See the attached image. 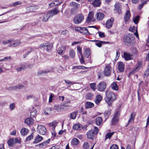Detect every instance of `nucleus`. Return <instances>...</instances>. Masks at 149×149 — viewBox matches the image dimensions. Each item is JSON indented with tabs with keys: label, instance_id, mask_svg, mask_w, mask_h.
Returning a JSON list of instances; mask_svg holds the SVG:
<instances>
[{
	"label": "nucleus",
	"instance_id": "f257e3e1",
	"mask_svg": "<svg viewBox=\"0 0 149 149\" xmlns=\"http://www.w3.org/2000/svg\"><path fill=\"white\" fill-rule=\"evenodd\" d=\"M106 98L105 101L109 105L111 104L112 102L115 100L116 98L115 94L111 91H106Z\"/></svg>",
	"mask_w": 149,
	"mask_h": 149
},
{
	"label": "nucleus",
	"instance_id": "f03ea898",
	"mask_svg": "<svg viewBox=\"0 0 149 149\" xmlns=\"http://www.w3.org/2000/svg\"><path fill=\"white\" fill-rule=\"evenodd\" d=\"M84 16L82 14H79L76 15L74 18L73 22L75 24H79L84 19Z\"/></svg>",
	"mask_w": 149,
	"mask_h": 149
},
{
	"label": "nucleus",
	"instance_id": "7ed1b4c3",
	"mask_svg": "<svg viewBox=\"0 0 149 149\" xmlns=\"http://www.w3.org/2000/svg\"><path fill=\"white\" fill-rule=\"evenodd\" d=\"M37 131L38 133L42 135H44L46 134L47 132L45 127L43 125H40L38 126Z\"/></svg>",
	"mask_w": 149,
	"mask_h": 149
},
{
	"label": "nucleus",
	"instance_id": "20e7f679",
	"mask_svg": "<svg viewBox=\"0 0 149 149\" xmlns=\"http://www.w3.org/2000/svg\"><path fill=\"white\" fill-rule=\"evenodd\" d=\"M131 37V36L129 34L127 36H125L124 38V42L125 44L127 46H130L131 44L132 40Z\"/></svg>",
	"mask_w": 149,
	"mask_h": 149
},
{
	"label": "nucleus",
	"instance_id": "39448f33",
	"mask_svg": "<svg viewBox=\"0 0 149 149\" xmlns=\"http://www.w3.org/2000/svg\"><path fill=\"white\" fill-rule=\"evenodd\" d=\"M120 115L119 112H116L115 113L111 120V124L112 125H114L118 123Z\"/></svg>",
	"mask_w": 149,
	"mask_h": 149
},
{
	"label": "nucleus",
	"instance_id": "423d86ee",
	"mask_svg": "<svg viewBox=\"0 0 149 149\" xmlns=\"http://www.w3.org/2000/svg\"><path fill=\"white\" fill-rule=\"evenodd\" d=\"M95 21V19L94 18V13L92 11H90L88 14L87 17L86 22L89 23L91 21L94 22Z\"/></svg>",
	"mask_w": 149,
	"mask_h": 149
},
{
	"label": "nucleus",
	"instance_id": "0eeeda50",
	"mask_svg": "<svg viewBox=\"0 0 149 149\" xmlns=\"http://www.w3.org/2000/svg\"><path fill=\"white\" fill-rule=\"evenodd\" d=\"M21 43V41L19 40L11 39V44L8 45L9 47H16Z\"/></svg>",
	"mask_w": 149,
	"mask_h": 149
},
{
	"label": "nucleus",
	"instance_id": "6e6552de",
	"mask_svg": "<svg viewBox=\"0 0 149 149\" xmlns=\"http://www.w3.org/2000/svg\"><path fill=\"white\" fill-rule=\"evenodd\" d=\"M106 88V85L105 82H102L100 83L97 86V90L100 91H104Z\"/></svg>",
	"mask_w": 149,
	"mask_h": 149
},
{
	"label": "nucleus",
	"instance_id": "1a4fd4ad",
	"mask_svg": "<svg viewBox=\"0 0 149 149\" xmlns=\"http://www.w3.org/2000/svg\"><path fill=\"white\" fill-rule=\"evenodd\" d=\"M87 125L84 126L83 127L81 125L79 124H75L72 127L73 129L76 130H80L82 129L87 130Z\"/></svg>",
	"mask_w": 149,
	"mask_h": 149
},
{
	"label": "nucleus",
	"instance_id": "9d476101",
	"mask_svg": "<svg viewBox=\"0 0 149 149\" xmlns=\"http://www.w3.org/2000/svg\"><path fill=\"white\" fill-rule=\"evenodd\" d=\"M59 12V10L57 8L52 9L48 12L49 15L50 17H52L53 16L58 14Z\"/></svg>",
	"mask_w": 149,
	"mask_h": 149
},
{
	"label": "nucleus",
	"instance_id": "9b49d317",
	"mask_svg": "<svg viewBox=\"0 0 149 149\" xmlns=\"http://www.w3.org/2000/svg\"><path fill=\"white\" fill-rule=\"evenodd\" d=\"M49 125L50 126H52V130L53 131V132H52V135L53 137H55L56 136V132L54 131L55 128L57 125V122L56 121H54L52 123H49Z\"/></svg>",
	"mask_w": 149,
	"mask_h": 149
},
{
	"label": "nucleus",
	"instance_id": "f8f14e48",
	"mask_svg": "<svg viewBox=\"0 0 149 149\" xmlns=\"http://www.w3.org/2000/svg\"><path fill=\"white\" fill-rule=\"evenodd\" d=\"M111 72V68L109 66H106L104 69V74L105 76H108L110 75Z\"/></svg>",
	"mask_w": 149,
	"mask_h": 149
},
{
	"label": "nucleus",
	"instance_id": "ddd939ff",
	"mask_svg": "<svg viewBox=\"0 0 149 149\" xmlns=\"http://www.w3.org/2000/svg\"><path fill=\"white\" fill-rule=\"evenodd\" d=\"M114 21V19L113 18L108 19L106 22L105 24L106 27L108 29H110L112 27L113 23Z\"/></svg>",
	"mask_w": 149,
	"mask_h": 149
},
{
	"label": "nucleus",
	"instance_id": "4468645a",
	"mask_svg": "<svg viewBox=\"0 0 149 149\" xmlns=\"http://www.w3.org/2000/svg\"><path fill=\"white\" fill-rule=\"evenodd\" d=\"M141 66V63L140 62H138L136 66L133 69V70L131 71L129 73L130 75H131L135 73L138 71Z\"/></svg>",
	"mask_w": 149,
	"mask_h": 149
},
{
	"label": "nucleus",
	"instance_id": "2eb2a0df",
	"mask_svg": "<svg viewBox=\"0 0 149 149\" xmlns=\"http://www.w3.org/2000/svg\"><path fill=\"white\" fill-rule=\"evenodd\" d=\"M104 15L102 13L98 12L95 15V17L98 20H102L104 17Z\"/></svg>",
	"mask_w": 149,
	"mask_h": 149
},
{
	"label": "nucleus",
	"instance_id": "dca6fc26",
	"mask_svg": "<svg viewBox=\"0 0 149 149\" xmlns=\"http://www.w3.org/2000/svg\"><path fill=\"white\" fill-rule=\"evenodd\" d=\"M135 115L136 114L135 112H132V113H131L130 115V118L128 120V123L126 125V127L128 126L130 123H131L134 121Z\"/></svg>",
	"mask_w": 149,
	"mask_h": 149
},
{
	"label": "nucleus",
	"instance_id": "f3484780",
	"mask_svg": "<svg viewBox=\"0 0 149 149\" xmlns=\"http://www.w3.org/2000/svg\"><path fill=\"white\" fill-rule=\"evenodd\" d=\"M24 123L28 126H30L33 123V120L32 118H28L25 119Z\"/></svg>",
	"mask_w": 149,
	"mask_h": 149
},
{
	"label": "nucleus",
	"instance_id": "a211bd4d",
	"mask_svg": "<svg viewBox=\"0 0 149 149\" xmlns=\"http://www.w3.org/2000/svg\"><path fill=\"white\" fill-rule=\"evenodd\" d=\"M102 99V97L100 95H97L95 98V102L97 104H99Z\"/></svg>",
	"mask_w": 149,
	"mask_h": 149
},
{
	"label": "nucleus",
	"instance_id": "6ab92c4d",
	"mask_svg": "<svg viewBox=\"0 0 149 149\" xmlns=\"http://www.w3.org/2000/svg\"><path fill=\"white\" fill-rule=\"evenodd\" d=\"M66 103H64V104L63 105H61V107H58V108H57V107L54 106V109L56 110L57 111H64L65 109H66L68 108V107L66 105Z\"/></svg>",
	"mask_w": 149,
	"mask_h": 149
},
{
	"label": "nucleus",
	"instance_id": "aec40b11",
	"mask_svg": "<svg viewBox=\"0 0 149 149\" xmlns=\"http://www.w3.org/2000/svg\"><path fill=\"white\" fill-rule=\"evenodd\" d=\"M130 31H131L134 33V34L135 35L137 38L139 37V35L138 33L137 29L136 27L134 26L130 27L129 29Z\"/></svg>",
	"mask_w": 149,
	"mask_h": 149
},
{
	"label": "nucleus",
	"instance_id": "412c9836",
	"mask_svg": "<svg viewBox=\"0 0 149 149\" xmlns=\"http://www.w3.org/2000/svg\"><path fill=\"white\" fill-rule=\"evenodd\" d=\"M125 65L123 63L120 62L118 63V69L119 71L123 72L124 70Z\"/></svg>",
	"mask_w": 149,
	"mask_h": 149
},
{
	"label": "nucleus",
	"instance_id": "4be33fe9",
	"mask_svg": "<svg viewBox=\"0 0 149 149\" xmlns=\"http://www.w3.org/2000/svg\"><path fill=\"white\" fill-rule=\"evenodd\" d=\"M130 14L129 10H127L125 12L124 16V20L125 22L128 21L130 18Z\"/></svg>",
	"mask_w": 149,
	"mask_h": 149
},
{
	"label": "nucleus",
	"instance_id": "5701e85b",
	"mask_svg": "<svg viewBox=\"0 0 149 149\" xmlns=\"http://www.w3.org/2000/svg\"><path fill=\"white\" fill-rule=\"evenodd\" d=\"M43 140V137L38 134L36 137L33 143L34 144H36L41 142Z\"/></svg>",
	"mask_w": 149,
	"mask_h": 149
},
{
	"label": "nucleus",
	"instance_id": "b1692460",
	"mask_svg": "<svg viewBox=\"0 0 149 149\" xmlns=\"http://www.w3.org/2000/svg\"><path fill=\"white\" fill-rule=\"evenodd\" d=\"M65 49V47L63 46H61L59 47L57 50V52L58 54L62 55Z\"/></svg>",
	"mask_w": 149,
	"mask_h": 149
},
{
	"label": "nucleus",
	"instance_id": "393cba45",
	"mask_svg": "<svg viewBox=\"0 0 149 149\" xmlns=\"http://www.w3.org/2000/svg\"><path fill=\"white\" fill-rule=\"evenodd\" d=\"M124 56L125 59L126 61L132 59L133 57L132 55L126 52L124 53Z\"/></svg>",
	"mask_w": 149,
	"mask_h": 149
},
{
	"label": "nucleus",
	"instance_id": "a878e982",
	"mask_svg": "<svg viewBox=\"0 0 149 149\" xmlns=\"http://www.w3.org/2000/svg\"><path fill=\"white\" fill-rule=\"evenodd\" d=\"M87 137L89 139H93L95 134L91 130H89L87 133Z\"/></svg>",
	"mask_w": 149,
	"mask_h": 149
},
{
	"label": "nucleus",
	"instance_id": "bb28decb",
	"mask_svg": "<svg viewBox=\"0 0 149 149\" xmlns=\"http://www.w3.org/2000/svg\"><path fill=\"white\" fill-rule=\"evenodd\" d=\"M29 132V130L27 129L26 128H22L20 130L21 134L22 136H24L27 134Z\"/></svg>",
	"mask_w": 149,
	"mask_h": 149
},
{
	"label": "nucleus",
	"instance_id": "cd10ccee",
	"mask_svg": "<svg viewBox=\"0 0 149 149\" xmlns=\"http://www.w3.org/2000/svg\"><path fill=\"white\" fill-rule=\"evenodd\" d=\"M48 13L47 12V14H42V20L44 22H46L50 16L49 15Z\"/></svg>",
	"mask_w": 149,
	"mask_h": 149
},
{
	"label": "nucleus",
	"instance_id": "c85d7f7f",
	"mask_svg": "<svg viewBox=\"0 0 149 149\" xmlns=\"http://www.w3.org/2000/svg\"><path fill=\"white\" fill-rule=\"evenodd\" d=\"M121 5L118 2L116 3L115 5V8L116 11L119 13L121 11Z\"/></svg>",
	"mask_w": 149,
	"mask_h": 149
},
{
	"label": "nucleus",
	"instance_id": "c756f323",
	"mask_svg": "<svg viewBox=\"0 0 149 149\" xmlns=\"http://www.w3.org/2000/svg\"><path fill=\"white\" fill-rule=\"evenodd\" d=\"M93 6L95 7H99L101 4L100 0H94L92 3Z\"/></svg>",
	"mask_w": 149,
	"mask_h": 149
},
{
	"label": "nucleus",
	"instance_id": "7c9ffc66",
	"mask_svg": "<svg viewBox=\"0 0 149 149\" xmlns=\"http://www.w3.org/2000/svg\"><path fill=\"white\" fill-rule=\"evenodd\" d=\"M51 70H42L39 71L38 72V74L43 75V74H46L48 73L51 72Z\"/></svg>",
	"mask_w": 149,
	"mask_h": 149
},
{
	"label": "nucleus",
	"instance_id": "2f4dec72",
	"mask_svg": "<svg viewBox=\"0 0 149 149\" xmlns=\"http://www.w3.org/2000/svg\"><path fill=\"white\" fill-rule=\"evenodd\" d=\"M102 118L100 117H97L95 120L96 124L97 125H100L102 123Z\"/></svg>",
	"mask_w": 149,
	"mask_h": 149
},
{
	"label": "nucleus",
	"instance_id": "473e14b6",
	"mask_svg": "<svg viewBox=\"0 0 149 149\" xmlns=\"http://www.w3.org/2000/svg\"><path fill=\"white\" fill-rule=\"evenodd\" d=\"M85 106L87 109L91 108L94 106V104L92 102H87L86 103Z\"/></svg>",
	"mask_w": 149,
	"mask_h": 149
},
{
	"label": "nucleus",
	"instance_id": "72a5a7b5",
	"mask_svg": "<svg viewBox=\"0 0 149 149\" xmlns=\"http://www.w3.org/2000/svg\"><path fill=\"white\" fill-rule=\"evenodd\" d=\"M50 140V139H49L48 140L45 141H44L41 143H40L38 145V146H39V147L40 148H42L43 146H45L48 144L49 141Z\"/></svg>",
	"mask_w": 149,
	"mask_h": 149
},
{
	"label": "nucleus",
	"instance_id": "f704fd0d",
	"mask_svg": "<svg viewBox=\"0 0 149 149\" xmlns=\"http://www.w3.org/2000/svg\"><path fill=\"white\" fill-rule=\"evenodd\" d=\"M69 54L71 58H74L75 55L74 50L72 49H70L69 51Z\"/></svg>",
	"mask_w": 149,
	"mask_h": 149
},
{
	"label": "nucleus",
	"instance_id": "c9c22d12",
	"mask_svg": "<svg viewBox=\"0 0 149 149\" xmlns=\"http://www.w3.org/2000/svg\"><path fill=\"white\" fill-rule=\"evenodd\" d=\"M72 144L74 145H77L79 143V140L76 138H74L72 140Z\"/></svg>",
	"mask_w": 149,
	"mask_h": 149
},
{
	"label": "nucleus",
	"instance_id": "e433bc0d",
	"mask_svg": "<svg viewBox=\"0 0 149 149\" xmlns=\"http://www.w3.org/2000/svg\"><path fill=\"white\" fill-rule=\"evenodd\" d=\"M80 33H83L86 34H90L89 33L88 30L84 27H82L81 28V30Z\"/></svg>",
	"mask_w": 149,
	"mask_h": 149
},
{
	"label": "nucleus",
	"instance_id": "4c0bfd02",
	"mask_svg": "<svg viewBox=\"0 0 149 149\" xmlns=\"http://www.w3.org/2000/svg\"><path fill=\"white\" fill-rule=\"evenodd\" d=\"M111 88L114 90L117 91L118 89V86L115 82H114L111 84Z\"/></svg>",
	"mask_w": 149,
	"mask_h": 149
},
{
	"label": "nucleus",
	"instance_id": "58836bf2",
	"mask_svg": "<svg viewBox=\"0 0 149 149\" xmlns=\"http://www.w3.org/2000/svg\"><path fill=\"white\" fill-rule=\"evenodd\" d=\"M93 95L91 93H87L86 96V98L87 100H91L93 98Z\"/></svg>",
	"mask_w": 149,
	"mask_h": 149
},
{
	"label": "nucleus",
	"instance_id": "ea45409f",
	"mask_svg": "<svg viewBox=\"0 0 149 149\" xmlns=\"http://www.w3.org/2000/svg\"><path fill=\"white\" fill-rule=\"evenodd\" d=\"M78 5V4L76 2H72L70 3V6L74 8H77Z\"/></svg>",
	"mask_w": 149,
	"mask_h": 149
},
{
	"label": "nucleus",
	"instance_id": "a19ab883",
	"mask_svg": "<svg viewBox=\"0 0 149 149\" xmlns=\"http://www.w3.org/2000/svg\"><path fill=\"white\" fill-rule=\"evenodd\" d=\"M27 68V67L25 65H22L21 66L16 69L19 72Z\"/></svg>",
	"mask_w": 149,
	"mask_h": 149
},
{
	"label": "nucleus",
	"instance_id": "79ce46f5",
	"mask_svg": "<svg viewBox=\"0 0 149 149\" xmlns=\"http://www.w3.org/2000/svg\"><path fill=\"white\" fill-rule=\"evenodd\" d=\"M90 50L89 49H85V57L88 58L91 54Z\"/></svg>",
	"mask_w": 149,
	"mask_h": 149
},
{
	"label": "nucleus",
	"instance_id": "37998d69",
	"mask_svg": "<svg viewBox=\"0 0 149 149\" xmlns=\"http://www.w3.org/2000/svg\"><path fill=\"white\" fill-rule=\"evenodd\" d=\"M90 41L92 42H97L95 43V45L99 47H101L102 46L101 41L97 40H90Z\"/></svg>",
	"mask_w": 149,
	"mask_h": 149
},
{
	"label": "nucleus",
	"instance_id": "c03bdc74",
	"mask_svg": "<svg viewBox=\"0 0 149 149\" xmlns=\"http://www.w3.org/2000/svg\"><path fill=\"white\" fill-rule=\"evenodd\" d=\"M53 47V45H51L50 43H46V50L47 51L50 50Z\"/></svg>",
	"mask_w": 149,
	"mask_h": 149
},
{
	"label": "nucleus",
	"instance_id": "a18cd8bd",
	"mask_svg": "<svg viewBox=\"0 0 149 149\" xmlns=\"http://www.w3.org/2000/svg\"><path fill=\"white\" fill-rule=\"evenodd\" d=\"M33 133H32L31 135L28 136H27L26 139V141H30L32 139H33Z\"/></svg>",
	"mask_w": 149,
	"mask_h": 149
},
{
	"label": "nucleus",
	"instance_id": "49530a36",
	"mask_svg": "<svg viewBox=\"0 0 149 149\" xmlns=\"http://www.w3.org/2000/svg\"><path fill=\"white\" fill-rule=\"evenodd\" d=\"M77 112H72L70 114V118L72 119H74L76 117Z\"/></svg>",
	"mask_w": 149,
	"mask_h": 149
},
{
	"label": "nucleus",
	"instance_id": "de8ad7c7",
	"mask_svg": "<svg viewBox=\"0 0 149 149\" xmlns=\"http://www.w3.org/2000/svg\"><path fill=\"white\" fill-rule=\"evenodd\" d=\"M113 134L114 132L108 133H107L106 135L105 140H106L110 138Z\"/></svg>",
	"mask_w": 149,
	"mask_h": 149
},
{
	"label": "nucleus",
	"instance_id": "09e8293b",
	"mask_svg": "<svg viewBox=\"0 0 149 149\" xmlns=\"http://www.w3.org/2000/svg\"><path fill=\"white\" fill-rule=\"evenodd\" d=\"M74 69H86L88 68H87L84 66H76L73 67Z\"/></svg>",
	"mask_w": 149,
	"mask_h": 149
},
{
	"label": "nucleus",
	"instance_id": "8fccbe9b",
	"mask_svg": "<svg viewBox=\"0 0 149 149\" xmlns=\"http://www.w3.org/2000/svg\"><path fill=\"white\" fill-rule=\"evenodd\" d=\"M8 143L9 146H13V139H10L8 141Z\"/></svg>",
	"mask_w": 149,
	"mask_h": 149
},
{
	"label": "nucleus",
	"instance_id": "3c124183",
	"mask_svg": "<svg viewBox=\"0 0 149 149\" xmlns=\"http://www.w3.org/2000/svg\"><path fill=\"white\" fill-rule=\"evenodd\" d=\"M90 86L91 88L93 89V91H95L96 89V84L95 83L90 84Z\"/></svg>",
	"mask_w": 149,
	"mask_h": 149
},
{
	"label": "nucleus",
	"instance_id": "603ef678",
	"mask_svg": "<svg viewBox=\"0 0 149 149\" xmlns=\"http://www.w3.org/2000/svg\"><path fill=\"white\" fill-rule=\"evenodd\" d=\"M22 3L19 1H17L11 5L12 7H15L18 5H21Z\"/></svg>",
	"mask_w": 149,
	"mask_h": 149
},
{
	"label": "nucleus",
	"instance_id": "864d4df0",
	"mask_svg": "<svg viewBox=\"0 0 149 149\" xmlns=\"http://www.w3.org/2000/svg\"><path fill=\"white\" fill-rule=\"evenodd\" d=\"M91 131H92V132L95 134H96L98 132V128L96 127H95L93 130H91Z\"/></svg>",
	"mask_w": 149,
	"mask_h": 149
},
{
	"label": "nucleus",
	"instance_id": "5fc2aeb1",
	"mask_svg": "<svg viewBox=\"0 0 149 149\" xmlns=\"http://www.w3.org/2000/svg\"><path fill=\"white\" fill-rule=\"evenodd\" d=\"M30 10L31 12H33L35 11L38 8V7L37 6H30Z\"/></svg>",
	"mask_w": 149,
	"mask_h": 149
},
{
	"label": "nucleus",
	"instance_id": "6e6d98bb",
	"mask_svg": "<svg viewBox=\"0 0 149 149\" xmlns=\"http://www.w3.org/2000/svg\"><path fill=\"white\" fill-rule=\"evenodd\" d=\"M2 44L4 45L10 44H11V39L6 40H4L2 42Z\"/></svg>",
	"mask_w": 149,
	"mask_h": 149
},
{
	"label": "nucleus",
	"instance_id": "4d7b16f0",
	"mask_svg": "<svg viewBox=\"0 0 149 149\" xmlns=\"http://www.w3.org/2000/svg\"><path fill=\"white\" fill-rule=\"evenodd\" d=\"M83 147L84 149H88L89 146L88 143L86 142H85L84 144Z\"/></svg>",
	"mask_w": 149,
	"mask_h": 149
},
{
	"label": "nucleus",
	"instance_id": "13d9d810",
	"mask_svg": "<svg viewBox=\"0 0 149 149\" xmlns=\"http://www.w3.org/2000/svg\"><path fill=\"white\" fill-rule=\"evenodd\" d=\"M139 16H137L134 18V22L136 24H137L139 22Z\"/></svg>",
	"mask_w": 149,
	"mask_h": 149
},
{
	"label": "nucleus",
	"instance_id": "bf43d9fd",
	"mask_svg": "<svg viewBox=\"0 0 149 149\" xmlns=\"http://www.w3.org/2000/svg\"><path fill=\"white\" fill-rule=\"evenodd\" d=\"M9 107L11 111L14 109L15 107V104L13 103L10 104L9 105Z\"/></svg>",
	"mask_w": 149,
	"mask_h": 149
},
{
	"label": "nucleus",
	"instance_id": "052dcab7",
	"mask_svg": "<svg viewBox=\"0 0 149 149\" xmlns=\"http://www.w3.org/2000/svg\"><path fill=\"white\" fill-rule=\"evenodd\" d=\"M110 149H119L118 146L116 144L113 145L110 147Z\"/></svg>",
	"mask_w": 149,
	"mask_h": 149
},
{
	"label": "nucleus",
	"instance_id": "680f3d73",
	"mask_svg": "<svg viewBox=\"0 0 149 149\" xmlns=\"http://www.w3.org/2000/svg\"><path fill=\"white\" fill-rule=\"evenodd\" d=\"M56 6L59 5L62 3L61 0H56L54 1Z\"/></svg>",
	"mask_w": 149,
	"mask_h": 149
},
{
	"label": "nucleus",
	"instance_id": "e2e57ef3",
	"mask_svg": "<svg viewBox=\"0 0 149 149\" xmlns=\"http://www.w3.org/2000/svg\"><path fill=\"white\" fill-rule=\"evenodd\" d=\"M77 50L78 51V52L79 53V54L81 55H82V49L79 46H77Z\"/></svg>",
	"mask_w": 149,
	"mask_h": 149
},
{
	"label": "nucleus",
	"instance_id": "0e129e2a",
	"mask_svg": "<svg viewBox=\"0 0 149 149\" xmlns=\"http://www.w3.org/2000/svg\"><path fill=\"white\" fill-rule=\"evenodd\" d=\"M98 33L99 34V36L100 37L104 38L105 37V35L104 33L99 31L98 32Z\"/></svg>",
	"mask_w": 149,
	"mask_h": 149
},
{
	"label": "nucleus",
	"instance_id": "69168bd1",
	"mask_svg": "<svg viewBox=\"0 0 149 149\" xmlns=\"http://www.w3.org/2000/svg\"><path fill=\"white\" fill-rule=\"evenodd\" d=\"M36 116V112H30V116L31 118L35 117Z\"/></svg>",
	"mask_w": 149,
	"mask_h": 149
},
{
	"label": "nucleus",
	"instance_id": "338daca9",
	"mask_svg": "<svg viewBox=\"0 0 149 149\" xmlns=\"http://www.w3.org/2000/svg\"><path fill=\"white\" fill-rule=\"evenodd\" d=\"M149 74V70L147 69L144 73V76L145 77H147Z\"/></svg>",
	"mask_w": 149,
	"mask_h": 149
},
{
	"label": "nucleus",
	"instance_id": "774afa93",
	"mask_svg": "<svg viewBox=\"0 0 149 149\" xmlns=\"http://www.w3.org/2000/svg\"><path fill=\"white\" fill-rule=\"evenodd\" d=\"M81 57L80 58V63L81 64L84 63V58H83V55H81Z\"/></svg>",
	"mask_w": 149,
	"mask_h": 149
}]
</instances>
